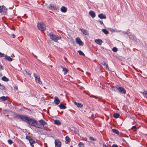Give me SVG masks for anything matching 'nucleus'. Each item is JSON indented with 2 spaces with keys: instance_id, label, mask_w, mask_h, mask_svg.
Returning <instances> with one entry per match:
<instances>
[{
  "instance_id": "4",
  "label": "nucleus",
  "mask_w": 147,
  "mask_h": 147,
  "mask_svg": "<svg viewBox=\"0 0 147 147\" xmlns=\"http://www.w3.org/2000/svg\"><path fill=\"white\" fill-rule=\"evenodd\" d=\"M117 90L121 94H125L126 93L125 90L122 87L117 88Z\"/></svg>"
},
{
  "instance_id": "11",
  "label": "nucleus",
  "mask_w": 147,
  "mask_h": 147,
  "mask_svg": "<svg viewBox=\"0 0 147 147\" xmlns=\"http://www.w3.org/2000/svg\"><path fill=\"white\" fill-rule=\"evenodd\" d=\"M54 98L55 100L54 102L56 104V105H58L60 102L59 100V99L58 97L57 96L55 97Z\"/></svg>"
},
{
  "instance_id": "14",
  "label": "nucleus",
  "mask_w": 147,
  "mask_h": 147,
  "mask_svg": "<svg viewBox=\"0 0 147 147\" xmlns=\"http://www.w3.org/2000/svg\"><path fill=\"white\" fill-rule=\"evenodd\" d=\"M80 30L84 34L86 35H88V34L87 31L85 29H80Z\"/></svg>"
},
{
  "instance_id": "13",
  "label": "nucleus",
  "mask_w": 147,
  "mask_h": 147,
  "mask_svg": "<svg viewBox=\"0 0 147 147\" xmlns=\"http://www.w3.org/2000/svg\"><path fill=\"white\" fill-rule=\"evenodd\" d=\"M29 142L30 144V145L32 147H34V146L33 145V144L35 143V141L32 138H31L29 140Z\"/></svg>"
},
{
  "instance_id": "15",
  "label": "nucleus",
  "mask_w": 147,
  "mask_h": 147,
  "mask_svg": "<svg viewBox=\"0 0 147 147\" xmlns=\"http://www.w3.org/2000/svg\"><path fill=\"white\" fill-rule=\"evenodd\" d=\"M67 8L64 6H62L61 8V11L63 13L66 12L67 11Z\"/></svg>"
},
{
  "instance_id": "36",
  "label": "nucleus",
  "mask_w": 147,
  "mask_h": 147,
  "mask_svg": "<svg viewBox=\"0 0 147 147\" xmlns=\"http://www.w3.org/2000/svg\"><path fill=\"white\" fill-rule=\"evenodd\" d=\"M131 129L134 131H135L136 130V128L135 126H134L132 127Z\"/></svg>"
},
{
  "instance_id": "3",
  "label": "nucleus",
  "mask_w": 147,
  "mask_h": 147,
  "mask_svg": "<svg viewBox=\"0 0 147 147\" xmlns=\"http://www.w3.org/2000/svg\"><path fill=\"white\" fill-rule=\"evenodd\" d=\"M34 77L36 81L39 84H42V82L40 81V76H39L38 74H36L35 73L34 74Z\"/></svg>"
},
{
  "instance_id": "28",
  "label": "nucleus",
  "mask_w": 147,
  "mask_h": 147,
  "mask_svg": "<svg viewBox=\"0 0 147 147\" xmlns=\"http://www.w3.org/2000/svg\"><path fill=\"white\" fill-rule=\"evenodd\" d=\"M119 114L118 113H115L113 115L114 117L115 118H118L119 116Z\"/></svg>"
},
{
  "instance_id": "41",
  "label": "nucleus",
  "mask_w": 147,
  "mask_h": 147,
  "mask_svg": "<svg viewBox=\"0 0 147 147\" xmlns=\"http://www.w3.org/2000/svg\"><path fill=\"white\" fill-rule=\"evenodd\" d=\"M26 72L29 75H30L31 73L29 71H26Z\"/></svg>"
},
{
  "instance_id": "32",
  "label": "nucleus",
  "mask_w": 147,
  "mask_h": 147,
  "mask_svg": "<svg viewBox=\"0 0 147 147\" xmlns=\"http://www.w3.org/2000/svg\"><path fill=\"white\" fill-rule=\"evenodd\" d=\"M78 146L80 147H84V145L82 142H80L78 144Z\"/></svg>"
},
{
  "instance_id": "49",
  "label": "nucleus",
  "mask_w": 147,
  "mask_h": 147,
  "mask_svg": "<svg viewBox=\"0 0 147 147\" xmlns=\"http://www.w3.org/2000/svg\"><path fill=\"white\" fill-rule=\"evenodd\" d=\"M2 69V65H0V70H1Z\"/></svg>"
},
{
  "instance_id": "2",
  "label": "nucleus",
  "mask_w": 147,
  "mask_h": 147,
  "mask_svg": "<svg viewBox=\"0 0 147 147\" xmlns=\"http://www.w3.org/2000/svg\"><path fill=\"white\" fill-rule=\"evenodd\" d=\"M38 29L41 31L45 30L46 27L43 23H38L37 24Z\"/></svg>"
},
{
  "instance_id": "53",
  "label": "nucleus",
  "mask_w": 147,
  "mask_h": 147,
  "mask_svg": "<svg viewBox=\"0 0 147 147\" xmlns=\"http://www.w3.org/2000/svg\"><path fill=\"white\" fill-rule=\"evenodd\" d=\"M126 33H127V32H124V34H126Z\"/></svg>"
},
{
  "instance_id": "44",
  "label": "nucleus",
  "mask_w": 147,
  "mask_h": 147,
  "mask_svg": "<svg viewBox=\"0 0 147 147\" xmlns=\"http://www.w3.org/2000/svg\"><path fill=\"white\" fill-rule=\"evenodd\" d=\"M57 40H60L61 39V37H57Z\"/></svg>"
},
{
  "instance_id": "37",
  "label": "nucleus",
  "mask_w": 147,
  "mask_h": 147,
  "mask_svg": "<svg viewBox=\"0 0 147 147\" xmlns=\"http://www.w3.org/2000/svg\"><path fill=\"white\" fill-rule=\"evenodd\" d=\"M143 94L144 95L145 94V95H144V96L146 97V95H147V90L144 91L143 93ZM146 97L147 98V96H146Z\"/></svg>"
},
{
  "instance_id": "47",
  "label": "nucleus",
  "mask_w": 147,
  "mask_h": 147,
  "mask_svg": "<svg viewBox=\"0 0 147 147\" xmlns=\"http://www.w3.org/2000/svg\"><path fill=\"white\" fill-rule=\"evenodd\" d=\"M109 30L110 31H111V32H113V31H115V30L113 29V28H110V29H109Z\"/></svg>"
},
{
  "instance_id": "51",
  "label": "nucleus",
  "mask_w": 147,
  "mask_h": 147,
  "mask_svg": "<svg viewBox=\"0 0 147 147\" xmlns=\"http://www.w3.org/2000/svg\"><path fill=\"white\" fill-rule=\"evenodd\" d=\"M2 75H2V74L0 73V76H2Z\"/></svg>"
},
{
  "instance_id": "33",
  "label": "nucleus",
  "mask_w": 147,
  "mask_h": 147,
  "mask_svg": "<svg viewBox=\"0 0 147 147\" xmlns=\"http://www.w3.org/2000/svg\"><path fill=\"white\" fill-rule=\"evenodd\" d=\"M112 51L115 52H116L117 51V49L116 47H114L112 49Z\"/></svg>"
},
{
  "instance_id": "43",
  "label": "nucleus",
  "mask_w": 147,
  "mask_h": 147,
  "mask_svg": "<svg viewBox=\"0 0 147 147\" xmlns=\"http://www.w3.org/2000/svg\"><path fill=\"white\" fill-rule=\"evenodd\" d=\"M98 21H99L100 22V23L101 25H102L103 24V23L102 21L100 20H99Z\"/></svg>"
},
{
  "instance_id": "54",
  "label": "nucleus",
  "mask_w": 147,
  "mask_h": 147,
  "mask_svg": "<svg viewBox=\"0 0 147 147\" xmlns=\"http://www.w3.org/2000/svg\"><path fill=\"white\" fill-rule=\"evenodd\" d=\"M93 97H95V96H94L93 95H92Z\"/></svg>"
},
{
  "instance_id": "42",
  "label": "nucleus",
  "mask_w": 147,
  "mask_h": 147,
  "mask_svg": "<svg viewBox=\"0 0 147 147\" xmlns=\"http://www.w3.org/2000/svg\"><path fill=\"white\" fill-rule=\"evenodd\" d=\"M4 54L0 52V57H3L4 56Z\"/></svg>"
},
{
  "instance_id": "17",
  "label": "nucleus",
  "mask_w": 147,
  "mask_h": 147,
  "mask_svg": "<svg viewBox=\"0 0 147 147\" xmlns=\"http://www.w3.org/2000/svg\"><path fill=\"white\" fill-rule=\"evenodd\" d=\"M65 143L66 144H69L70 141V138H69V137L67 136H66L65 138Z\"/></svg>"
},
{
  "instance_id": "26",
  "label": "nucleus",
  "mask_w": 147,
  "mask_h": 147,
  "mask_svg": "<svg viewBox=\"0 0 147 147\" xmlns=\"http://www.w3.org/2000/svg\"><path fill=\"white\" fill-rule=\"evenodd\" d=\"M112 131L114 133L116 134L119 135V131L117 129H112Z\"/></svg>"
},
{
  "instance_id": "48",
  "label": "nucleus",
  "mask_w": 147,
  "mask_h": 147,
  "mask_svg": "<svg viewBox=\"0 0 147 147\" xmlns=\"http://www.w3.org/2000/svg\"><path fill=\"white\" fill-rule=\"evenodd\" d=\"M11 36L13 38H15V36L14 34H12Z\"/></svg>"
},
{
  "instance_id": "10",
  "label": "nucleus",
  "mask_w": 147,
  "mask_h": 147,
  "mask_svg": "<svg viewBox=\"0 0 147 147\" xmlns=\"http://www.w3.org/2000/svg\"><path fill=\"white\" fill-rule=\"evenodd\" d=\"M98 17L101 19H105L106 18V16L102 13L99 14Z\"/></svg>"
},
{
  "instance_id": "31",
  "label": "nucleus",
  "mask_w": 147,
  "mask_h": 147,
  "mask_svg": "<svg viewBox=\"0 0 147 147\" xmlns=\"http://www.w3.org/2000/svg\"><path fill=\"white\" fill-rule=\"evenodd\" d=\"M78 52L79 53V54L80 55H82L83 56H84L85 54L84 53L81 51L79 50L78 51Z\"/></svg>"
},
{
  "instance_id": "5",
  "label": "nucleus",
  "mask_w": 147,
  "mask_h": 147,
  "mask_svg": "<svg viewBox=\"0 0 147 147\" xmlns=\"http://www.w3.org/2000/svg\"><path fill=\"white\" fill-rule=\"evenodd\" d=\"M50 38L55 42H57V36L53 34L52 33H50L49 35Z\"/></svg>"
},
{
  "instance_id": "22",
  "label": "nucleus",
  "mask_w": 147,
  "mask_h": 147,
  "mask_svg": "<svg viewBox=\"0 0 147 147\" xmlns=\"http://www.w3.org/2000/svg\"><path fill=\"white\" fill-rule=\"evenodd\" d=\"M29 118L30 117H29L24 116L22 121H26V122L28 123Z\"/></svg>"
},
{
  "instance_id": "23",
  "label": "nucleus",
  "mask_w": 147,
  "mask_h": 147,
  "mask_svg": "<svg viewBox=\"0 0 147 147\" xmlns=\"http://www.w3.org/2000/svg\"><path fill=\"white\" fill-rule=\"evenodd\" d=\"M61 67L63 69V71L64 72V74H66L68 71V70L65 68L64 67L62 66H61Z\"/></svg>"
},
{
  "instance_id": "38",
  "label": "nucleus",
  "mask_w": 147,
  "mask_h": 147,
  "mask_svg": "<svg viewBox=\"0 0 147 147\" xmlns=\"http://www.w3.org/2000/svg\"><path fill=\"white\" fill-rule=\"evenodd\" d=\"M26 138L29 141L30 140V139L31 138H30V137H29V136H26Z\"/></svg>"
},
{
  "instance_id": "40",
  "label": "nucleus",
  "mask_w": 147,
  "mask_h": 147,
  "mask_svg": "<svg viewBox=\"0 0 147 147\" xmlns=\"http://www.w3.org/2000/svg\"><path fill=\"white\" fill-rule=\"evenodd\" d=\"M106 64V63L105 61H103L101 63V65H104V66H105Z\"/></svg>"
},
{
  "instance_id": "27",
  "label": "nucleus",
  "mask_w": 147,
  "mask_h": 147,
  "mask_svg": "<svg viewBox=\"0 0 147 147\" xmlns=\"http://www.w3.org/2000/svg\"><path fill=\"white\" fill-rule=\"evenodd\" d=\"M1 79L3 81L5 82H7L9 80V79L5 76L3 77Z\"/></svg>"
},
{
  "instance_id": "19",
  "label": "nucleus",
  "mask_w": 147,
  "mask_h": 147,
  "mask_svg": "<svg viewBox=\"0 0 147 147\" xmlns=\"http://www.w3.org/2000/svg\"><path fill=\"white\" fill-rule=\"evenodd\" d=\"M24 115H17L16 116V117L19 119L20 118L21 119V120L23 121L24 117Z\"/></svg>"
},
{
  "instance_id": "35",
  "label": "nucleus",
  "mask_w": 147,
  "mask_h": 147,
  "mask_svg": "<svg viewBox=\"0 0 147 147\" xmlns=\"http://www.w3.org/2000/svg\"><path fill=\"white\" fill-rule=\"evenodd\" d=\"M7 141L9 144H11L13 143L12 141L11 140H8Z\"/></svg>"
},
{
  "instance_id": "18",
  "label": "nucleus",
  "mask_w": 147,
  "mask_h": 147,
  "mask_svg": "<svg viewBox=\"0 0 147 147\" xmlns=\"http://www.w3.org/2000/svg\"><path fill=\"white\" fill-rule=\"evenodd\" d=\"M74 103L77 105V106L79 108H82L83 107V105L77 102H74Z\"/></svg>"
},
{
  "instance_id": "30",
  "label": "nucleus",
  "mask_w": 147,
  "mask_h": 147,
  "mask_svg": "<svg viewBox=\"0 0 147 147\" xmlns=\"http://www.w3.org/2000/svg\"><path fill=\"white\" fill-rule=\"evenodd\" d=\"M0 99L2 101H4L7 100V98L5 96H2L0 98Z\"/></svg>"
},
{
  "instance_id": "20",
  "label": "nucleus",
  "mask_w": 147,
  "mask_h": 147,
  "mask_svg": "<svg viewBox=\"0 0 147 147\" xmlns=\"http://www.w3.org/2000/svg\"><path fill=\"white\" fill-rule=\"evenodd\" d=\"M5 59L9 61H12V59L7 55H6L5 56Z\"/></svg>"
},
{
  "instance_id": "34",
  "label": "nucleus",
  "mask_w": 147,
  "mask_h": 147,
  "mask_svg": "<svg viewBox=\"0 0 147 147\" xmlns=\"http://www.w3.org/2000/svg\"><path fill=\"white\" fill-rule=\"evenodd\" d=\"M5 88V87L3 85H1L0 83V89L1 90H3Z\"/></svg>"
},
{
  "instance_id": "6",
  "label": "nucleus",
  "mask_w": 147,
  "mask_h": 147,
  "mask_svg": "<svg viewBox=\"0 0 147 147\" xmlns=\"http://www.w3.org/2000/svg\"><path fill=\"white\" fill-rule=\"evenodd\" d=\"M38 122L40 124L39 125L41 126V128L40 129L42 128V127L43 126H44L45 127H46L47 126H46V125H47V124L46 122L43 120L42 119L38 121Z\"/></svg>"
},
{
  "instance_id": "45",
  "label": "nucleus",
  "mask_w": 147,
  "mask_h": 147,
  "mask_svg": "<svg viewBox=\"0 0 147 147\" xmlns=\"http://www.w3.org/2000/svg\"><path fill=\"white\" fill-rule=\"evenodd\" d=\"M105 67L107 69L109 70V67L108 65L106 64L105 65Z\"/></svg>"
},
{
  "instance_id": "25",
  "label": "nucleus",
  "mask_w": 147,
  "mask_h": 147,
  "mask_svg": "<svg viewBox=\"0 0 147 147\" xmlns=\"http://www.w3.org/2000/svg\"><path fill=\"white\" fill-rule=\"evenodd\" d=\"M54 123L55 124L57 125H61V124L60 121L59 120H55Z\"/></svg>"
},
{
  "instance_id": "24",
  "label": "nucleus",
  "mask_w": 147,
  "mask_h": 147,
  "mask_svg": "<svg viewBox=\"0 0 147 147\" xmlns=\"http://www.w3.org/2000/svg\"><path fill=\"white\" fill-rule=\"evenodd\" d=\"M59 107L60 109H65L66 108V107L64 106L63 104H61L59 105Z\"/></svg>"
},
{
  "instance_id": "21",
  "label": "nucleus",
  "mask_w": 147,
  "mask_h": 147,
  "mask_svg": "<svg viewBox=\"0 0 147 147\" xmlns=\"http://www.w3.org/2000/svg\"><path fill=\"white\" fill-rule=\"evenodd\" d=\"M49 8L51 9L54 10H57V8L56 6L54 5H51L49 7Z\"/></svg>"
},
{
  "instance_id": "1",
  "label": "nucleus",
  "mask_w": 147,
  "mask_h": 147,
  "mask_svg": "<svg viewBox=\"0 0 147 147\" xmlns=\"http://www.w3.org/2000/svg\"><path fill=\"white\" fill-rule=\"evenodd\" d=\"M30 125L35 127L36 128H41V126L38 124L37 121L30 117L27 123Z\"/></svg>"
},
{
  "instance_id": "50",
  "label": "nucleus",
  "mask_w": 147,
  "mask_h": 147,
  "mask_svg": "<svg viewBox=\"0 0 147 147\" xmlns=\"http://www.w3.org/2000/svg\"><path fill=\"white\" fill-rule=\"evenodd\" d=\"M14 88H15V89H18V87L16 86H15L14 87Z\"/></svg>"
},
{
  "instance_id": "9",
  "label": "nucleus",
  "mask_w": 147,
  "mask_h": 147,
  "mask_svg": "<svg viewBox=\"0 0 147 147\" xmlns=\"http://www.w3.org/2000/svg\"><path fill=\"white\" fill-rule=\"evenodd\" d=\"M89 14L92 18H94L95 17V13L94 11H90L89 13Z\"/></svg>"
},
{
  "instance_id": "29",
  "label": "nucleus",
  "mask_w": 147,
  "mask_h": 147,
  "mask_svg": "<svg viewBox=\"0 0 147 147\" xmlns=\"http://www.w3.org/2000/svg\"><path fill=\"white\" fill-rule=\"evenodd\" d=\"M102 31L106 34H107L109 33L108 31L105 29H102Z\"/></svg>"
},
{
  "instance_id": "46",
  "label": "nucleus",
  "mask_w": 147,
  "mask_h": 147,
  "mask_svg": "<svg viewBox=\"0 0 147 147\" xmlns=\"http://www.w3.org/2000/svg\"><path fill=\"white\" fill-rule=\"evenodd\" d=\"M112 147H118V146L116 144H113L112 146Z\"/></svg>"
},
{
  "instance_id": "12",
  "label": "nucleus",
  "mask_w": 147,
  "mask_h": 147,
  "mask_svg": "<svg viewBox=\"0 0 147 147\" xmlns=\"http://www.w3.org/2000/svg\"><path fill=\"white\" fill-rule=\"evenodd\" d=\"M95 42L98 45H101L102 44V41L101 39H98L95 40Z\"/></svg>"
},
{
  "instance_id": "8",
  "label": "nucleus",
  "mask_w": 147,
  "mask_h": 147,
  "mask_svg": "<svg viewBox=\"0 0 147 147\" xmlns=\"http://www.w3.org/2000/svg\"><path fill=\"white\" fill-rule=\"evenodd\" d=\"M76 40L77 42V43L79 44L80 46H83V44L82 41L81 40L80 38H76Z\"/></svg>"
},
{
  "instance_id": "52",
  "label": "nucleus",
  "mask_w": 147,
  "mask_h": 147,
  "mask_svg": "<svg viewBox=\"0 0 147 147\" xmlns=\"http://www.w3.org/2000/svg\"><path fill=\"white\" fill-rule=\"evenodd\" d=\"M104 147H108L106 145H103Z\"/></svg>"
},
{
  "instance_id": "7",
  "label": "nucleus",
  "mask_w": 147,
  "mask_h": 147,
  "mask_svg": "<svg viewBox=\"0 0 147 147\" xmlns=\"http://www.w3.org/2000/svg\"><path fill=\"white\" fill-rule=\"evenodd\" d=\"M7 10V9L4 6H0V12H6Z\"/></svg>"
},
{
  "instance_id": "16",
  "label": "nucleus",
  "mask_w": 147,
  "mask_h": 147,
  "mask_svg": "<svg viewBox=\"0 0 147 147\" xmlns=\"http://www.w3.org/2000/svg\"><path fill=\"white\" fill-rule=\"evenodd\" d=\"M55 146L57 147H61V145L60 142L59 141L57 142L56 140H55Z\"/></svg>"
},
{
  "instance_id": "39",
  "label": "nucleus",
  "mask_w": 147,
  "mask_h": 147,
  "mask_svg": "<svg viewBox=\"0 0 147 147\" xmlns=\"http://www.w3.org/2000/svg\"><path fill=\"white\" fill-rule=\"evenodd\" d=\"M90 140H92L93 141H95L96 140V139L93 138V137H92L91 136H90L89 138Z\"/></svg>"
}]
</instances>
